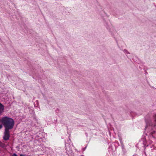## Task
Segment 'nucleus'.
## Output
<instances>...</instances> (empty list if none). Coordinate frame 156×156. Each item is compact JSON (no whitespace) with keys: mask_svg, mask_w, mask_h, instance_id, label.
<instances>
[{"mask_svg":"<svg viewBox=\"0 0 156 156\" xmlns=\"http://www.w3.org/2000/svg\"><path fill=\"white\" fill-rule=\"evenodd\" d=\"M1 122L4 127L5 129H11L13 128L14 125L13 119L12 118L6 116L2 118Z\"/></svg>","mask_w":156,"mask_h":156,"instance_id":"f257e3e1","label":"nucleus"},{"mask_svg":"<svg viewBox=\"0 0 156 156\" xmlns=\"http://www.w3.org/2000/svg\"><path fill=\"white\" fill-rule=\"evenodd\" d=\"M154 120L152 122L151 119H147V116L145 117L146 126L145 127V130L147 131L150 129H154L156 126V114L154 116Z\"/></svg>","mask_w":156,"mask_h":156,"instance_id":"f03ea898","label":"nucleus"},{"mask_svg":"<svg viewBox=\"0 0 156 156\" xmlns=\"http://www.w3.org/2000/svg\"><path fill=\"white\" fill-rule=\"evenodd\" d=\"M65 145L66 151L69 153L71 152L72 151V147L73 145L69 138L67 140V142L65 143Z\"/></svg>","mask_w":156,"mask_h":156,"instance_id":"7ed1b4c3","label":"nucleus"},{"mask_svg":"<svg viewBox=\"0 0 156 156\" xmlns=\"http://www.w3.org/2000/svg\"><path fill=\"white\" fill-rule=\"evenodd\" d=\"M4 135L3 136L4 140H9L10 137V131L9 130L5 129Z\"/></svg>","mask_w":156,"mask_h":156,"instance_id":"20e7f679","label":"nucleus"},{"mask_svg":"<svg viewBox=\"0 0 156 156\" xmlns=\"http://www.w3.org/2000/svg\"><path fill=\"white\" fill-rule=\"evenodd\" d=\"M153 129H150L149 130H148V131H147V130H146V131H147V132H150L149 134V135L150 134L151 136L153 138H154V137L153 136V134L154 133H156V131L155 130H153Z\"/></svg>","mask_w":156,"mask_h":156,"instance_id":"39448f33","label":"nucleus"},{"mask_svg":"<svg viewBox=\"0 0 156 156\" xmlns=\"http://www.w3.org/2000/svg\"><path fill=\"white\" fill-rule=\"evenodd\" d=\"M4 106L1 103H0V115L3 112L4 110Z\"/></svg>","mask_w":156,"mask_h":156,"instance_id":"423d86ee","label":"nucleus"},{"mask_svg":"<svg viewBox=\"0 0 156 156\" xmlns=\"http://www.w3.org/2000/svg\"><path fill=\"white\" fill-rule=\"evenodd\" d=\"M143 144L144 145V148L145 149L148 146V144H147V142L145 140H144V139H143Z\"/></svg>","mask_w":156,"mask_h":156,"instance_id":"0eeeda50","label":"nucleus"},{"mask_svg":"<svg viewBox=\"0 0 156 156\" xmlns=\"http://www.w3.org/2000/svg\"><path fill=\"white\" fill-rule=\"evenodd\" d=\"M124 52L126 54H129V51L126 49H125L123 50Z\"/></svg>","mask_w":156,"mask_h":156,"instance_id":"6e6552de","label":"nucleus"},{"mask_svg":"<svg viewBox=\"0 0 156 156\" xmlns=\"http://www.w3.org/2000/svg\"><path fill=\"white\" fill-rule=\"evenodd\" d=\"M120 142H121V145H122V149H123L124 148V146L123 145V143H122V141H121Z\"/></svg>","mask_w":156,"mask_h":156,"instance_id":"1a4fd4ad","label":"nucleus"},{"mask_svg":"<svg viewBox=\"0 0 156 156\" xmlns=\"http://www.w3.org/2000/svg\"><path fill=\"white\" fill-rule=\"evenodd\" d=\"M12 156H17V155L16 153H14L13 154Z\"/></svg>","mask_w":156,"mask_h":156,"instance_id":"9d476101","label":"nucleus"},{"mask_svg":"<svg viewBox=\"0 0 156 156\" xmlns=\"http://www.w3.org/2000/svg\"><path fill=\"white\" fill-rule=\"evenodd\" d=\"M2 127V125L0 124V129H1Z\"/></svg>","mask_w":156,"mask_h":156,"instance_id":"9b49d317","label":"nucleus"},{"mask_svg":"<svg viewBox=\"0 0 156 156\" xmlns=\"http://www.w3.org/2000/svg\"><path fill=\"white\" fill-rule=\"evenodd\" d=\"M152 143V140H150V141H149V143L150 144H151Z\"/></svg>","mask_w":156,"mask_h":156,"instance_id":"f8f14e48","label":"nucleus"},{"mask_svg":"<svg viewBox=\"0 0 156 156\" xmlns=\"http://www.w3.org/2000/svg\"><path fill=\"white\" fill-rule=\"evenodd\" d=\"M20 156H25L23 154H21L20 155Z\"/></svg>","mask_w":156,"mask_h":156,"instance_id":"ddd939ff","label":"nucleus"},{"mask_svg":"<svg viewBox=\"0 0 156 156\" xmlns=\"http://www.w3.org/2000/svg\"><path fill=\"white\" fill-rule=\"evenodd\" d=\"M86 148V147H85V148H84V149L83 151L85 150V149Z\"/></svg>","mask_w":156,"mask_h":156,"instance_id":"4468645a","label":"nucleus"},{"mask_svg":"<svg viewBox=\"0 0 156 156\" xmlns=\"http://www.w3.org/2000/svg\"><path fill=\"white\" fill-rule=\"evenodd\" d=\"M0 122H1V120H0Z\"/></svg>","mask_w":156,"mask_h":156,"instance_id":"2eb2a0df","label":"nucleus"}]
</instances>
